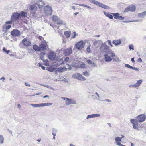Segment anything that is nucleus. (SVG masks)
<instances>
[{
	"instance_id": "nucleus-1",
	"label": "nucleus",
	"mask_w": 146,
	"mask_h": 146,
	"mask_svg": "<svg viewBox=\"0 0 146 146\" xmlns=\"http://www.w3.org/2000/svg\"><path fill=\"white\" fill-rule=\"evenodd\" d=\"M111 56L112 58L115 57V54L110 51L106 52L104 55L105 61L106 62H109L111 61L112 59Z\"/></svg>"
},
{
	"instance_id": "nucleus-2",
	"label": "nucleus",
	"mask_w": 146,
	"mask_h": 146,
	"mask_svg": "<svg viewBox=\"0 0 146 146\" xmlns=\"http://www.w3.org/2000/svg\"><path fill=\"white\" fill-rule=\"evenodd\" d=\"M89 1L91 3L96 5L102 8L108 9H110V7L109 6L104 4L98 2V1L96 0H89Z\"/></svg>"
},
{
	"instance_id": "nucleus-3",
	"label": "nucleus",
	"mask_w": 146,
	"mask_h": 146,
	"mask_svg": "<svg viewBox=\"0 0 146 146\" xmlns=\"http://www.w3.org/2000/svg\"><path fill=\"white\" fill-rule=\"evenodd\" d=\"M72 77L74 79H77L81 81H84L86 80V78L81 74L78 73H76L73 74Z\"/></svg>"
},
{
	"instance_id": "nucleus-4",
	"label": "nucleus",
	"mask_w": 146,
	"mask_h": 146,
	"mask_svg": "<svg viewBox=\"0 0 146 146\" xmlns=\"http://www.w3.org/2000/svg\"><path fill=\"white\" fill-rule=\"evenodd\" d=\"M52 103H43L39 104H30V105L34 107H42L45 106H50L52 105Z\"/></svg>"
},
{
	"instance_id": "nucleus-5",
	"label": "nucleus",
	"mask_w": 146,
	"mask_h": 146,
	"mask_svg": "<svg viewBox=\"0 0 146 146\" xmlns=\"http://www.w3.org/2000/svg\"><path fill=\"white\" fill-rule=\"evenodd\" d=\"M85 44V42L82 40H81L76 43L75 46L77 49L80 50L84 48Z\"/></svg>"
},
{
	"instance_id": "nucleus-6",
	"label": "nucleus",
	"mask_w": 146,
	"mask_h": 146,
	"mask_svg": "<svg viewBox=\"0 0 146 146\" xmlns=\"http://www.w3.org/2000/svg\"><path fill=\"white\" fill-rule=\"evenodd\" d=\"M146 118V116L145 114L140 115L138 116L136 121L139 122H142L145 120Z\"/></svg>"
},
{
	"instance_id": "nucleus-7",
	"label": "nucleus",
	"mask_w": 146,
	"mask_h": 146,
	"mask_svg": "<svg viewBox=\"0 0 146 146\" xmlns=\"http://www.w3.org/2000/svg\"><path fill=\"white\" fill-rule=\"evenodd\" d=\"M11 34L13 37H18L20 35V31L18 29H14L11 31Z\"/></svg>"
},
{
	"instance_id": "nucleus-8",
	"label": "nucleus",
	"mask_w": 146,
	"mask_h": 146,
	"mask_svg": "<svg viewBox=\"0 0 146 146\" xmlns=\"http://www.w3.org/2000/svg\"><path fill=\"white\" fill-rule=\"evenodd\" d=\"M20 17V15L19 14V13L17 12L14 13L11 15V20L14 21Z\"/></svg>"
},
{
	"instance_id": "nucleus-9",
	"label": "nucleus",
	"mask_w": 146,
	"mask_h": 146,
	"mask_svg": "<svg viewBox=\"0 0 146 146\" xmlns=\"http://www.w3.org/2000/svg\"><path fill=\"white\" fill-rule=\"evenodd\" d=\"M45 13L47 15H51L52 13V9L49 6L47 5L44 8Z\"/></svg>"
},
{
	"instance_id": "nucleus-10",
	"label": "nucleus",
	"mask_w": 146,
	"mask_h": 146,
	"mask_svg": "<svg viewBox=\"0 0 146 146\" xmlns=\"http://www.w3.org/2000/svg\"><path fill=\"white\" fill-rule=\"evenodd\" d=\"M22 43L24 46L26 47L31 46V44L29 40L26 38H24L23 40Z\"/></svg>"
},
{
	"instance_id": "nucleus-11",
	"label": "nucleus",
	"mask_w": 146,
	"mask_h": 146,
	"mask_svg": "<svg viewBox=\"0 0 146 146\" xmlns=\"http://www.w3.org/2000/svg\"><path fill=\"white\" fill-rule=\"evenodd\" d=\"M142 82V80H138L136 83L134 84L130 85L129 86V87L130 88L134 87L135 88H137L139 87L140 85Z\"/></svg>"
},
{
	"instance_id": "nucleus-12",
	"label": "nucleus",
	"mask_w": 146,
	"mask_h": 146,
	"mask_svg": "<svg viewBox=\"0 0 146 146\" xmlns=\"http://www.w3.org/2000/svg\"><path fill=\"white\" fill-rule=\"evenodd\" d=\"M131 122L133 124V126L134 129H138V123L135 119H130Z\"/></svg>"
},
{
	"instance_id": "nucleus-13",
	"label": "nucleus",
	"mask_w": 146,
	"mask_h": 146,
	"mask_svg": "<svg viewBox=\"0 0 146 146\" xmlns=\"http://www.w3.org/2000/svg\"><path fill=\"white\" fill-rule=\"evenodd\" d=\"M56 54L53 52H51L48 54L49 59L51 61L54 60L56 58Z\"/></svg>"
},
{
	"instance_id": "nucleus-14",
	"label": "nucleus",
	"mask_w": 146,
	"mask_h": 146,
	"mask_svg": "<svg viewBox=\"0 0 146 146\" xmlns=\"http://www.w3.org/2000/svg\"><path fill=\"white\" fill-rule=\"evenodd\" d=\"M76 104V102L75 100L68 98L66 103V104L67 105L70 104Z\"/></svg>"
},
{
	"instance_id": "nucleus-15",
	"label": "nucleus",
	"mask_w": 146,
	"mask_h": 146,
	"mask_svg": "<svg viewBox=\"0 0 146 146\" xmlns=\"http://www.w3.org/2000/svg\"><path fill=\"white\" fill-rule=\"evenodd\" d=\"M108 46L106 45L105 43L102 44L101 45L100 50L102 52H105L106 51L108 50Z\"/></svg>"
},
{
	"instance_id": "nucleus-16",
	"label": "nucleus",
	"mask_w": 146,
	"mask_h": 146,
	"mask_svg": "<svg viewBox=\"0 0 146 146\" xmlns=\"http://www.w3.org/2000/svg\"><path fill=\"white\" fill-rule=\"evenodd\" d=\"M100 116V115L99 114H92L88 115L86 117V119H88L90 118H95L96 117H99Z\"/></svg>"
},
{
	"instance_id": "nucleus-17",
	"label": "nucleus",
	"mask_w": 146,
	"mask_h": 146,
	"mask_svg": "<svg viewBox=\"0 0 146 146\" xmlns=\"http://www.w3.org/2000/svg\"><path fill=\"white\" fill-rule=\"evenodd\" d=\"M37 5L38 7L40 8H42L44 5V3L42 1H37L36 2Z\"/></svg>"
},
{
	"instance_id": "nucleus-18",
	"label": "nucleus",
	"mask_w": 146,
	"mask_h": 146,
	"mask_svg": "<svg viewBox=\"0 0 146 146\" xmlns=\"http://www.w3.org/2000/svg\"><path fill=\"white\" fill-rule=\"evenodd\" d=\"M66 55L68 56L72 53V50L71 48H68L66 49L64 51Z\"/></svg>"
},
{
	"instance_id": "nucleus-19",
	"label": "nucleus",
	"mask_w": 146,
	"mask_h": 146,
	"mask_svg": "<svg viewBox=\"0 0 146 146\" xmlns=\"http://www.w3.org/2000/svg\"><path fill=\"white\" fill-rule=\"evenodd\" d=\"M30 13L31 16L33 17L35 19L37 18V13L36 12V11H30Z\"/></svg>"
},
{
	"instance_id": "nucleus-20",
	"label": "nucleus",
	"mask_w": 146,
	"mask_h": 146,
	"mask_svg": "<svg viewBox=\"0 0 146 146\" xmlns=\"http://www.w3.org/2000/svg\"><path fill=\"white\" fill-rule=\"evenodd\" d=\"M120 137H115V139L116 141V143L119 146H126L121 144L120 141H121V139Z\"/></svg>"
},
{
	"instance_id": "nucleus-21",
	"label": "nucleus",
	"mask_w": 146,
	"mask_h": 146,
	"mask_svg": "<svg viewBox=\"0 0 146 146\" xmlns=\"http://www.w3.org/2000/svg\"><path fill=\"white\" fill-rule=\"evenodd\" d=\"M113 44H114L115 46L120 44L121 43V39L114 40L112 42Z\"/></svg>"
},
{
	"instance_id": "nucleus-22",
	"label": "nucleus",
	"mask_w": 146,
	"mask_h": 146,
	"mask_svg": "<svg viewBox=\"0 0 146 146\" xmlns=\"http://www.w3.org/2000/svg\"><path fill=\"white\" fill-rule=\"evenodd\" d=\"M146 15V11H144L143 12L138 13V16L140 18H143Z\"/></svg>"
},
{
	"instance_id": "nucleus-23",
	"label": "nucleus",
	"mask_w": 146,
	"mask_h": 146,
	"mask_svg": "<svg viewBox=\"0 0 146 146\" xmlns=\"http://www.w3.org/2000/svg\"><path fill=\"white\" fill-rule=\"evenodd\" d=\"M30 7L31 11H36L37 9V6L34 5H31Z\"/></svg>"
},
{
	"instance_id": "nucleus-24",
	"label": "nucleus",
	"mask_w": 146,
	"mask_h": 146,
	"mask_svg": "<svg viewBox=\"0 0 146 146\" xmlns=\"http://www.w3.org/2000/svg\"><path fill=\"white\" fill-rule=\"evenodd\" d=\"M11 25H8L6 27L5 29V30L4 29H3V31H4V30H5V32H4L3 33V34H6V35H7V29H9L10 28H11Z\"/></svg>"
},
{
	"instance_id": "nucleus-25",
	"label": "nucleus",
	"mask_w": 146,
	"mask_h": 146,
	"mask_svg": "<svg viewBox=\"0 0 146 146\" xmlns=\"http://www.w3.org/2000/svg\"><path fill=\"white\" fill-rule=\"evenodd\" d=\"M104 15L108 17L109 18L111 19H113V16L112 15L106 12L105 11L103 12Z\"/></svg>"
},
{
	"instance_id": "nucleus-26",
	"label": "nucleus",
	"mask_w": 146,
	"mask_h": 146,
	"mask_svg": "<svg viewBox=\"0 0 146 146\" xmlns=\"http://www.w3.org/2000/svg\"><path fill=\"white\" fill-rule=\"evenodd\" d=\"M40 51H44L46 49V46L45 44H41L40 45Z\"/></svg>"
},
{
	"instance_id": "nucleus-27",
	"label": "nucleus",
	"mask_w": 146,
	"mask_h": 146,
	"mask_svg": "<svg viewBox=\"0 0 146 146\" xmlns=\"http://www.w3.org/2000/svg\"><path fill=\"white\" fill-rule=\"evenodd\" d=\"M19 14L20 15V17H27V13L25 11H22Z\"/></svg>"
},
{
	"instance_id": "nucleus-28",
	"label": "nucleus",
	"mask_w": 146,
	"mask_h": 146,
	"mask_svg": "<svg viewBox=\"0 0 146 146\" xmlns=\"http://www.w3.org/2000/svg\"><path fill=\"white\" fill-rule=\"evenodd\" d=\"M33 49L36 51H40V48L36 45L35 44L33 46Z\"/></svg>"
},
{
	"instance_id": "nucleus-29",
	"label": "nucleus",
	"mask_w": 146,
	"mask_h": 146,
	"mask_svg": "<svg viewBox=\"0 0 146 146\" xmlns=\"http://www.w3.org/2000/svg\"><path fill=\"white\" fill-rule=\"evenodd\" d=\"M111 14H112L114 17V19H118V17L120 15L119 13H111Z\"/></svg>"
},
{
	"instance_id": "nucleus-30",
	"label": "nucleus",
	"mask_w": 146,
	"mask_h": 146,
	"mask_svg": "<svg viewBox=\"0 0 146 146\" xmlns=\"http://www.w3.org/2000/svg\"><path fill=\"white\" fill-rule=\"evenodd\" d=\"M142 21V20L141 19H138V20H134L132 21H123V22L124 23H129V22H141Z\"/></svg>"
},
{
	"instance_id": "nucleus-31",
	"label": "nucleus",
	"mask_w": 146,
	"mask_h": 146,
	"mask_svg": "<svg viewBox=\"0 0 146 146\" xmlns=\"http://www.w3.org/2000/svg\"><path fill=\"white\" fill-rule=\"evenodd\" d=\"M129 10L130 11H133L136 9L135 6V5H133L132 6H129Z\"/></svg>"
},
{
	"instance_id": "nucleus-32",
	"label": "nucleus",
	"mask_w": 146,
	"mask_h": 146,
	"mask_svg": "<svg viewBox=\"0 0 146 146\" xmlns=\"http://www.w3.org/2000/svg\"><path fill=\"white\" fill-rule=\"evenodd\" d=\"M65 35L66 37L68 38H69L70 35V32L68 31H66L64 32Z\"/></svg>"
},
{
	"instance_id": "nucleus-33",
	"label": "nucleus",
	"mask_w": 146,
	"mask_h": 146,
	"mask_svg": "<svg viewBox=\"0 0 146 146\" xmlns=\"http://www.w3.org/2000/svg\"><path fill=\"white\" fill-rule=\"evenodd\" d=\"M59 19L58 17L56 16H54L53 17V21H55L56 23Z\"/></svg>"
},
{
	"instance_id": "nucleus-34",
	"label": "nucleus",
	"mask_w": 146,
	"mask_h": 146,
	"mask_svg": "<svg viewBox=\"0 0 146 146\" xmlns=\"http://www.w3.org/2000/svg\"><path fill=\"white\" fill-rule=\"evenodd\" d=\"M56 23H57V24L60 25H61L62 24V21L60 20V19H59L56 22Z\"/></svg>"
},
{
	"instance_id": "nucleus-35",
	"label": "nucleus",
	"mask_w": 146,
	"mask_h": 146,
	"mask_svg": "<svg viewBox=\"0 0 146 146\" xmlns=\"http://www.w3.org/2000/svg\"><path fill=\"white\" fill-rule=\"evenodd\" d=\"M58 62V64H62L64 63L63 60L62 58L60 59Z\"/></svg>"
},
{
	"instance_id": "nucleus-36",
	"label": "nucleus",
	"mask_w": 146,
	"mask_h": 146,
	"mask_svg": "<svg viewBox=\"0 0 146 146\" xmlns=\"http://www.w3.org/2000/svg\"><path fill=\"white\" fill-rule=\"evenodd\" d=\"M71 66L75 68H78L79 67L78 65L76 63H72L71 64Z\"/></svg>"
},
{
	"instance_id": "nucleus-37",
	"label": "nucleus",
	"mask_w": 146,
	"mask_h": 146,
	"mask_svg": "<svg viewBox=\"0 0 146 146\" xmlns=\"http://www.w3.org/2000/svg\"><path fill=\"white\" fill-rule=\"evenodd\" d=\"M3 52H5L7 54H8L10 52V51L9 50H7L5 48H3Z\"/></svg>"
},
{
	"instance_id": "nucleus-38",
	"label": "nucleus",
	"mask_w": 146,
	"mask_h": 146,
	"mask_svg": "<svg viewBox=\"0 0 146 146\" xmlns=\"http://www.w3.org/2000/svg\"><path fill=\"white\" fill-rule=\"evenodd\" d=\"M129 49L130 50H134V46L133 45V44L129 45Z\"/></svg>"
},
{
	"instance_id": "nucleus-39",
	"label": "nucleus",
	"mask_w": 146,
	"mask_h": 146,
	"mask_svg": "<svg viewBox=\"0 0 146 146\" xmlns=\"http://www.w3.org/2000/svg\"><path fill=\"white\" fill-rule=\"evenodd\" d=\"M125 65L126 67L127 68H129L130 69H132V68H133V67L132 66H131L130 65H129L128 64H125Z\"/></svg>"
},
{
	"instance_id": "nucleus-40",
	"label": "nucleus",
	"mask_w": 146,
	"mask_h": 146,
	"mask_svg": "<svg viewBox=\"0 0 146 146\" xmlns=\"http://www.w3.org/2000/svg\"><path fill=\"white\" fill-rule=\"evenodd\" d=\"M86 51L88 53H90L91 52V50L90 46H88L87 48Z\"/></svg>"
},
{
	"instance_id": "nucleus-41",
	"label": "nucleus",
	"mask_w": 146,
	"mask_h": 146,
	"mask_svg": "<svg viewBox=\"0 0 146 146\" xmlns=\"http://www.w3.org/2000/svg\"><path fill=\"white\" fill-rule=\"evenodd\" d=\"M42 86H44V87H46L49 88L53 89L52 87L50 86H49L48 85L42 84Z\"/></svg>"
},
{
	"instance_id": "nucleus-42",
	"label": "nucleus",
	"mask_w": 146,
	"mask_h": 146,
	"mask_svg": "<svg viewBox=\"0 0 146 146\" xmlns=\"http://www.w3.org/2000/svg\"><path fill=\"white\" fill-rule=\"evenodd\" d=\"M57 70L59 72H62L63 71V68H58Z\"/></svg>"
},
{
	"instance_id": "nucleus-43",
	"label": "nucleus",
	"mask_w": 146,
	"mask_h": 146,
	"mask_svg": "<svg viewBox=\"0 0 146 146\" xmlns=\"http://www.w3.org/2000/svg\"><path fill=\"white\" fill-rule=\"evenodd\" d=\"M13 21L11 20L10 21H7L5 22V23L6 24H11L12 23Z\"/></svg>"
},
{
	"instance_id": "nucleus-44",
	"label": "nucleus",
	"mask_w": 146,
	"mask_h": 146,
	"mask_svg": "<svg viewBox=\"0 0 146 146\" xmlns=\"http://www.w3.org/2000/svg\"><path fill=\"white\" fill-rule=\"evenodd\" d=\"M73 35L72 36H71V38H75L76 36H77V35L76 34V33L75 31H74L73 32Z\"/></svg>"
},
{
	"instance_id": "nucleus-45",
	"label": "nucleus",
	"mask_w": 146,
	"mask_h": 146,
	"mask_svg": "<svg viewBox=\"0 0 146 146\" xmlns=\"http://www.w3.org/2000/svg\"><path fill=\"white\" fill-rule=\"evenodd\" d=\"M124 19V18L123 17H122L121 16H119L118 17V19L119 20H123Z\"/></svg>"
},
{
	"instance_id": "nucleus-46",
	"label": "nucleus",
	"mask_w": 146,
	"mask_h": 146,
	"mask_svg": "<svg viewBox=\"0 0 146 146\" xmlns=\"http://www.w3.org/2000/svg\"><path fill=\"white\" fill-rule=\"evenodd\" d=\"M80 66L81 68H84L85 67V64L83 63L82 64H80Z\"/></svg>"
},
{
	"instance_id": "nucleus-47",
	"label": "nucleus",
	"mask_w": 146,
	"mask_h": 146,
	"mask_svg": "<svg viewBox=\"0 0 146 146\" xmlns=\"http://www.w3.org/2000/svg\"><path fill=\"white\" fill-rule=\"evenodd\" d=\"M3 137H0V143H2L3 142Z\"/></svg>"
},
{
	"instance_id": "nucleus-48",
	"label": "nucleus",
	"mask_w": 146,
	"mask_h": 146,
	"mask_svg": "<svg viewBox=\"0 0 146 146\" xmlns=\"http://www.w3.org/2000/svg\"><path fill=\"white\" fill-rule=\"evenodd\" d=\"M129 11V7L125 8L124 11V12H127Z\"/></svg>"
},
{
	"instance_id": "nucleus-49",
	"label": "nucleus",
	"mask_w": 146,
	"mask_h": 146,
	"mask_svg": "<svg viewBox=\"0 0 146 146\" xmlns=\"http://www.w3.org/2000/svg\"><path fill=\"white\" fill-rule=\"evenodd\" d=\"M88 74V72L87 71H85V72H84L82 74L83 75L86 76Z\"/></svg>"
},
{
	"instance_id": "nucleus-50",
	"label": "nucleus",
	"mask_w": 146,
	"mask_h": 146,
	"mask_svg": "<svg viewBox=\"0 0 146 146\" xmlns=\"http://www.w3.org/2000/svg\"><path fill=\"white\" fill-rule=\"evenodd\" d=\"M132 69L137 71H139V68H137L133 67Z\"/></svg>"
},
{
	"instance_id": "nucleus-51",
	"label": "nucleus",
	"mask_w": 146,
	"mask_h": 146,
	"mask_svg": "<svg viewBox=\"0 0 146 146\" xmlns=\"http://www.w3.org/2000/svg\"><path fill=\"white\" fill-rule=\"evenodd\" d=\"M103 101H106L107 102H111V101L110 100H109L108 99H106L104 100H103Z\"/></svg>"
},
{
	"instance_id": "nucleus-52",
	"label": "nucleus",
	"mask_w": 146,
	"mask_h": 146,
	"mask_svg": "<svg viewBox=\"0 0 146 146\" xmlns=\"http://www.w3.org/2000/svg\"><path fill=\"white\" fill-rule=\"evenodd\" d=\"M90 64H91L92 66L93 67H94L96 66L94 62H92Z\"/></svg>"
},
{
	"instance_id": "nucleus-53",
	"label": "nucleus",
	"mask_w": 146,
	"mask_h": 146,
	"mask_svg": "<svg viewBox=\"0 0 146 146\" xmlns=\"http://www.w3.org/2000/svg\"><path fill=\"white\" fill-rule=\"evenodd\" d=\"M69 60V58L68 57H66L65 58L64 61L65 62H68Z\"/></svg>"
},
{
	"instance_id": "nucleus-54",
	"label": "nucleus",
	"mask_w": 146,
	"mask_h": 146,
	"mask_svg": "<svg viewBox=\"0 0 146 146\" xmlns=\"http://www.w3.org/2000/svg\"><path fill=\"white\" fill-rule=\"evenodd\" d=\"M137 61L140 62H142V60L141 58H139L137 60Z\"/></svg>"
},
{
	"instance_id": "nucleus-55",
	"label": "nucleus",
	"mask_w": 146,
	"mask_h": 146,
	"mask_svg": "<svg viewBox=\"0 0 146 146\" xmlns=\"http://www.w3.org/2000/svg\"><path fill=\"white\" fill-rule=\"evenodd\" d=\"M87 63L89 64H90L92 62V61L91 60L89 59L87 60Z\"/></svg>"
},
{
	"instance_id": "nucleus-56",
	"label": "nucleus",
	"mask_w": 146,
	"mask_h": 146,
	"mask_svg": "<svg viewBox=\"0 0 146 146\" xmlns=\"http://www.w3.org/2000/svg\"><path fill=\"white\" fill-rule=\"evenodd\" d=\"M113 60L115 61H118L119 60V58H115L113 59Z\"/></svg>"
},
{
	"instance_id": "nucleus-57",
	"label": "nucleus",
	"mask_w": 146,
	"mask_h": 146,
	"mask_svg": "<svg viewBox=\"0 0 146 146\" xmlns=\"http://www.w3.org/2000/svg\"><path fill=\"white\" fill-rule=\"evenodd\" d=\"M79 5L80 6H82L83 7H86L87 6V5H85V4H80Z\"/></svg>"
},
{
	"instance_id": "nucleus-58",
	"label": "nucleus",
	"mask_w": 146,
	"mask_h": 146,
	"mask_svg": "<svg viewBox=\"0 0 146 146\" xmlns=\"http://www.w3.org/2000/svg\"><path fill=\"white\" fill-rule=\"evenodd\" d=\"M45 54V53L44 52H42L40 54V56H44V55Z\"/></svg>"
},
{
	"instance_id": "nucleus-59",
	"label": "nucleus",
	"mask_w": 146,
	"mask_h": 146,
	"mask_svg": "<svg viewBox=\"0 0 146 146\" xmlns=\"http://www.w3.org/2000/svg\"><path fill=\"white\" fill-rule=\"evenodd\" d=\"M25 86H30V85L27 83L26 82H25Z\"/></svg>"
},
{
	"instance_id": "nucleus-60",
	"label": "nucleus",
	"mask_w": 146,
	"mask_h": 146,
	"mask_svg": "<svg viewBox=\"0 0 146 146\" xmlns=\"http://www.w3.org/2000/svg\"><path fill=\"white\" fill-rule=\"evenodd\" d=\"M62 99H63L64 100H66V101H67V100H68V98H64V97H62Z\"/></svg>"
},
{
	"instance_id": "nucleus-61",
	"label": "nucleus",
	"mask_w": 146,
	"mask_h": 146,
	"mask_svg": "<svg viewBox=\"0 0 146 146\" xmlns=\"http://www.w3.org/2000/svg\"><path fill=\"white\" fill-rule=\"evenodd\" d=\"M134 57L133 58L131 59V61L133 63H134L135 62V61H134Z\"/></svg>"
},
{
	"instance_id": "nucleus-62",
	"label": "nucleus",
	"mask_w": 146,
	"mask_h": 146,
	"mask_svg": "<svg viewBox=\"0 0 146 146\" xmlns=\"http://www.w3.org/2000/svg\"><path fill=\"white\" fill-rule=\"evenodd\" d=\"M43 62H48V59H43Z\"/></svg>"
},
{
	"instance_id": "nucleus-63",
	"label": "nucleus",
	"mask_w": 146,
	"mask_h": 146,
	"mask_svg": "<svg viewBox=\"0 0 146 146\" xmlns=\"http://www.w3.org/2000/svg\"><path fill=\"white\" fill-rule=\"evenodd\" d=\"M108 42L109 45H111V42L110 40H108Z\"/></svg>"
},
{
	"instance_id": "nucleus-64",
	"label": "nucleus",
	"mask_w": 146,
	"mask_h": 146,
	"mask_svg": "<svg viewBox=\"0 0 146 146\" xmlns=\"http://www.w3.org/2000/svg\"><path fill=\"white\" fill-rule=\"evenodd\" d=\"M42 93L41 92H39V93H36L35 95H40Z\"/></svg>"
}]
</instances>
